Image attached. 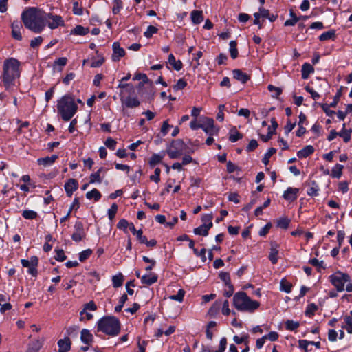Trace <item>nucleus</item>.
I'll list each match as a JSON object with an SVG mask.
<instances>
[{"instance_id": "58", "label": "nucleus", "mask_w": 352, "mask_h": 352, "mask_svg": "<svg viewBox=\"0 0 352 352\" xmlns=\"http://www.w3.org/2000/svg\"><path fill=\"white\" fill-rule=\"evenodd\" d=\"M73 12L75 14L77 15H82L83 13V10L82 7L77 1L73 3Z\"/></svg>"}, {"instance_id": "8", "label": "nucleus", "mask_w": 352, "mask_h": 352, "mask_svg": "<svg viewBox=\"0 0 352 352\" xmlns=\"http://www.w3.org/2000/svg\"><path fill=\"white\" fill-rule=\"evenodd\" d=\"M201 129L210 136L217 135L219 131V129L214 126V120L207 117L202 119Z\"/></svg>"}, {"instance_id": "14", "label": "nucleus", "mask_w": 352, "mask_h": 352, "mask_svg": "<svg viewBox=\"0 0 352 352\" xmlns=\"http://www.w3.org/2000/svg\"><path fill=\"white\" fill-rule=\"evenodd\" d=\"M306 186L308 187L307 194L310 197H317L319 195L320 186L315 180L306 182Z\"/></svg>"}, {"instance_id": "2", "label": "nucleus", "mask_w": 352, "mask_h": 352, "mask_svg": "<svg viewBox=\"0 0 352 352\" xmlns=\"http://www.w3.org/2000/svg\"><path fill=\"white\" fill-rule=\"evenodd\" d=\"M19 66L20 62L14 58H10L4 61L1 80L6 89L15 85V80L20 76Z\"/></svg>"}, {"instance_id": "41", "label": "nucleus", "mask_w": 352, "mask_h": 352, "mask_svg": "<svg viewBox=\"0 0 352 352\" xmlns=\"http://www.w3.org/2000/svg\"><path fill=\"white\" fill-rule=\"evenodd\" d=\"M236 42L235 41H231L230 42V56L233 59H235L238 56V50L236 48Z\"/></svg>"}, {"instance_id": "7", "label": "nucleus", "mask_w": 352, "mask_h": 352, "mask_svg": "<svg viewBox=\"0 0 352 352\" xmlns=\"http://www.w3.org/2000/svg\"><path fill=\"white\" fill-rule=\"evenodd\" d=\"M186 146L180 139L173 140L167 148L166 153L170 159H177L186 151Z\"/></svg>"}, {"instance_id": "59", "label": "nucleus", "mask_w": 352, "mask_h": 352, "mask_svg": "<svg viewBox=\"0 0 352 352\" xmlns=\"http://www.w3.org/2000/svg\"><path fill=\"white\" fill-rule=\"evenodd\" d=\"M267 89L270 91L274 93V95L273 96L274 97L278 96L282 93V89L280 88L276 87L272 85H269L267 86Z\"/></svg>"}, {"instance_id": "30", "label": "nucleus", "mask_w": 352, "mask_h": 352, "mask_svg": "<svg viewBox=\"0 0 352 352\" xmlns=\"http://www.w3.org/2000/svg\"><path fill=\"white\" fill-rule=\"evenodd\" d=\"M210 229V225L202 224L198 228L194 229V233L197 235L207 236L208 230Z\"/></svg>"}, {"instance_id": "26", "label": "nucleus", "mask_w": 352, "mask_h": 352, "mask_svg": "<svg viewBox=\"0 0 352 352\" xmlns=\"http://www.w3.org/2000/svg\"><path fill=\"white\" fill-rule=\"evenodd\" d=\"M232 73L234 78L243 84L250 80V76L240 69H234Z\"/></svg>"}, {"instance_id": "27", "label": "nucleus", "mask_w": 352, "mask_h": 352, "mask_svg": "<svg viewBox=\"0 0 352 352\" xmlns=\"http://www.w3.org/2000/svg\"><path fill=\"white\" fill-rule=\"evenodd\" d=\"M168 62L176 71H179L182 68L183 64L182 61L180 60H176L173 54H169Z\"/></svg>"}, {"instance_id": "11", "label": "nucleus", "mask_w": 352, "mask_h": 352, "mask_svg": "<svg viewBox=\"0 0 352 352\" xmlns=\"http://www.w3.org/2000/svg\"><path fill=\"white\" fill-rule=\"evenodd\" d=\"M51 29L57 28L59 25H63L64 21L62 17L52 14H45V25Z\"/></svg>"}, {"instance_id": "35", "label": "nucleus", "mask_w": 352, "mask_h": 352, "mask_svg": "<svg viewBox=\"0 0 352 352\" xmlns=\"http://www.w3.org/2000/svg\"><path fill=\"white\" fill-rule=\"evenodd\" d=\"M292 288V284L287 281L286 279L283 278L280 280V291L285 292L286 293H290Z\"/></svg>"}, {"instance_id": "4", "label": "nucleus", "mask_w": 352, "mask_h": 352, "mask_svg": "<svg viewBox=\"0 0 352 352\" xmlns=\"http://www.w3.org/2000/svg\"><path fill=\"white\" fill-rule=\"evenodd\" d=\"M57 110L62 119L67 122L76 114L78 105L74 98L64 96L58 101Z\"/></svg>"}, {"instance_id": "45", "label": "nucleus", "mask_w": 352, "mask_h": 352, "mask_svg": "<svg viewBox=\"0 0 352 352\" xmlns=\"http://www.w3.org/2000/svg\"><path fill=\"white\" fill-rule=\"evenodd\" d=\"M276 150L274 148H270L265 154L262 162L265 165H267L270 162V157L276 153Z\"/></svg>"}, {"instance_id": "39", "label": "nucleus", "mask_w": 352, "mask_h": 352, "mask_svg": "<svg viewBox=\"0 0 352 352\" xmlns=\"http://www.w3.org/2000/svg\"><path fill=\"white\" fill-rule=\"evenodd\" d=\"M285 325L287 330L295 331L299 327L300 323L298 321L287 320L285 321Z\"/></svg>"}, {"instance_id": "5", "label": "nucleus", "mask_w": 352, "mask_h": 352, "mask_svg": "<svg viewBox=\"0 0 352 352\" xmlns=\"http://www.w3.org/2000/svg\"><path fill=\"white\" fill-rule=\"evenodd\" d=\"M97 329L109 336H116L120 331V323L115 316H105L98 322Z\"/></svg>"}, {"instance_id": "20", "label": "nucleus", "mask_w": 352, "mask_h": 352, "mask_svg": "<svg viewBox=\"0 0 352 352\" xmlns=\"http://www.w3.org/2000/svg\"><path fill=\"white\" fill-rule=\"evenodd\" d=\"M166 151H161L159 153L153 154L148 161L150 166L154 167L157 164L161 163L166 155Z\"/></svg>"}, {"instance_id": "53", "label": "nucleus", "mask_w": 352, "mask_h": 352, "mask_svg": "<svg viewBox=\"0 0 352 352\" xmlns=\"http://www.w3.org/2000/svg\"><path fill=\"white\" fill-rule=\"evenodd\" d=\"M221 302L219 301H216L212 306L210 308L208 311V314L211 316L215 315L217 314L220 309Z\"/></svg>"}, {"instance_id": "17", "label": "nucleus", "mask_w": 352, "mask_h": 352, "mask_svg": "<svg viewBox=\"0 0 352 352\" xmlns=\"http://www.w3.org/2000/svg\"><path fill=\"white\" fill-rule=\"evenodd\" d=\"M58 352H68L71 349L72 342L70 338L65 337L58 341Z\"/></svg>"}, {"instance_id": "38", "label": "nucleus", "mask_w": 352, "mask_h": 352, "mask_svg": "<svg viewBox=\"0 0 352 352\" xmlns=\"http://www.w3.org/2000/svg\"><path fill=\"white\" fill-rule=\"evenodd\" d=\"M86 197L88 199H94L95 201H98L101 198V194L96 188H94L86 193Z\"/></svg>"}, {"instance_id": "46", "label": "nucleus", "mask_w": 352, "mask_h": 352, "mask_svg": "<svg viewBox=\"0 0 352 352\" xmlns=\"http://www.w3.org/2000/svg\"><path fill=\"white\" fill-rule=\"evenodd\" d=\"M92 252H92V250L91 249H87V250H85L82 251L79 254V261L80 262L85 261V260H87L91 256Z\"/></svg>"}, {"instance_id": "43", "label": "nucleus", "mask_w": 352, "mask_h": 352, "mask_svg": "<svg viewBox=\"0 0 352 352\" xmlns=\"http://www.w3.org/2000/svg\"><path fill=\"white\" fill-rule=\"evenodd\" d=\"M243 137L242 134L237 131L236 129L232 130L229 137L230 141L232 142H236Z\"/></svg>"}, {"instance_id": "21", "label": "nucleus", "mask_w": 352, "mask_h": 352, "mask_svg": "<svg viewBox=\"0 0 352 352\" xmlns=\"http://www.w3.org/2000/svg\"><path fill=\"white\" fill-rule=\"evenodd\" d=\"M158 279V276L155 273H149L148 274H145L142 276L141 282L142 284L146 285H151L153 283H156Z\"/></svg>"}, {"instance_id": "31", "label": "nucleus", "mask_w": 352, "mask_h": 352, "mask_svg": "<svg viewBox=\"0 0 352 352\" xmlns=\"http://www.w3.org/2000/svg\"><path fill=\"white\" fill-rule=\"evenodd\" d=\"M190 17L195 24L200 23L204 19L202 12L199 10H193L190 14Z\"/></svg>"}, {"instance_id": "47", "label": "nucleus", "mask_w": 352, "mask_h": 352, "mask_svg": "<svg viewBox=\"0 0 352 352\" xmlns=\"http://www.w3.org/2000/svg\"><path fill=\"white\" fill-rule=\"evenodd\" d=\"M127 299H128V297H127L126 294H123L120 298L119 305H118L117 306L115 307V311L116 312H120L122 310V309L124 303L127 300Z\"/></svg>"}, {"instance_id": "9", "label": "nucleus", "mask_w": 352, "mask_h": 352, "mask_svg": "<svg viewBox=\"0 0 352 352\" xmlns=\"http://www.w3.org/2000/svg\"><path fill=\"white\" fill-rule=\"evenodd\" d=\"M254 23L258 25V28L261 29L262 28V25L260 23V18L262 17L263 19H267L271 22H273L276 20V16L274 14H270V11L263 8H260L258 12H256L254 14Z\"/></svg>"}, {"instance_id": "52", "label": "nucleus", "mask_w": 352, "mask_h": 352, "mask_svg": "<svg viewBox=\"0 0 352 352\" xmlns=\"http://www.w3.org/2000/svg\"><path fill=\"white\" fill-rule=\"evenodd\" d=\"M142 260L145 263H150V265L147 266L145 268L146 271H147V272H150L153 269V267L155 265V264H156V261L155 260L151 259V258H149L148 257H147L146 256H142Z\"/></svg>"}, {"instance_id": "61", "label": "nucleus", "mask_w": 352, "mask_h": 352, "mask_svg": "<svg viewBox=\"0 0 352 352\" xmlns=\"http://www.w3.org/2000/svg\"><path fill=\"white\" fill-rule=\"evenodd\" d=\"M316 310H317V306L315 304L311 303L307 306L306 311H305V314L307 316H310L313 315Z\"/></svg>"}, {"instance_id": "37", "label": "nucleus", "mask_w": 352, "mask_h": 352, "mask_svg": "<svg viewBox=\"0 0 352 352\" xmlns=\"http://www.w3.org/2000/svg\"><path fill=\"white\" fill-rule=\"evenodd\" d=\"M88 32H89L88 28H85L82 25H77L71 31L72 34L81 35V36L86 35Z\"/></svg>"}, {"instance_id": "42", "label": "nucleus", "mask_w": 352, "mask_h": 352, "mask_svg": "<svg viewBox=\"0 0 352 352\" xmlns=\"http://www.w3.org/2000/svg\"><path fill=\"white\" fill-rule=\"evenodd\" d=\"M184 295H185L184 290L181 289L178 291L177 294L170 296L169 298L171 300L182 302L184 300Z\"/></svg>"}, {"instance_id": "19", "label": "nucleus", "mask_w": 352, "mask_h": 352, "mask_svg": "<svg viewBox=\"0 0 352 352\" xmlns=\"http://www.w3.org/2000/svg\"><path fill=\"white\" fill-rule=\"evenodd\" d=\"M298 192V188L289 187L284 192L283 197L285 200L293 201L297 199Z\"/></svg>"}, {"instance_id": "62", "label": "nucleus", "mask_w": 352, "mask_h": 352, "mask_svg": "<svg viewBox=\"0 0 352 352\" xmlns=\"http://www.w3.org/2000/svg\"><path fill=\"white\" fill-rule=\"evenodd\" d=\"M305 90L311 94L314 100H318L320 97V94L309 86H306Z\"/></svg>"}, {"instance_id": "36", "label": "nucleus", "mask_w": 352, "mask_h": 352, "mask_svg": "<svg viewBox=\"0 0 352 352\" xmlns=\"http://www.w3.org/2000/svg\"><path fill=\"white\" fill-rule=\"evenodd\" d=\"M336 35V32L333 30L327 31L323 32L320 36H319V39L321 41H324L327 40L334 39Z\"/></svg>"}, {"instance_id": "3", "label": "nucleus", "mask_w": 352, "mask_h": 352, "mask_svg": "<svg viewBox=\"0 0 352 352\" xmlns=\"http://www.w3.org/2000/svg\"><path fill=\"white\" fill-rule=\"evenodd\" d=\"M233 305L238 311L250 313L254 312L260 306L259 302L252 300L244 292H238L234 295Z\"/></svg>"}, {"instance_id": "50", "label": "nucleus", "mask_w": 352, "mask_h": 352, "mask_svg": "<svg viewBox=\"0 0 352 352\" xmlns=\"http://www.w3.org/2000/svg\"><path fill=\"white\" fill-rule=\"evenodd\" d=\"M97 60H93L91 63V67L96 68L100 67L104 62V58L101 55L98 54Z\"/></svg>"}, {"instance_id": "63", "label": "nucleus", "mask_w": 352, "mask_h": 352, "mask_svg": "<svg viewBox=\"0 0 352 352\" xmlns=\"http://www.w3.org/2000/svg\"><path fill=\"white\" fill-rule=\"evenodd\" d=\"M55 252L56 255L54 258L56 260L58 261H63L66 258L64 251L63 250H56Z\"/></svg>"}, {"instance_id": "10", "label": "nucleus", "mask_w": 352, "mask_h": 352, "mask_svg": "<svg viewBox=\"0 0 352 352\" xmlns=\"http://www.w3.org/2000/svg\"><path fill=\"white\" fill-rule=\"evenodd\" d=\"M21 264L23 267L28 268V272L35 276L37 274L36 266L38 265V258L36 256H32L30 260L22 259Z\"/></svg>"}, {"instance_id": "40", "label": "nucleus", "mask_w": 352, "mask_h": 352, "mask_svg": "<svg viewBox=\"0 0 352 352\" xmlns=\"http://www.w3.org/2000/svg\"><path fill=\"white\" fill-rule=\"evenodd\" d=\"M123 8V3L122 0H113L112 12L114 14H118L120 10Z\"/></svg>"}, {"instance_id": "32", "label": "nucleus", "mask_w": 352, "mask_h": 352, "mask_svg": "<svg viewBox=\"0 0 352 352\" xmlns=\"http://www.w3.org/2000/svg\"><path fill=\"white\" fill-rule=\"evenodd\" d=\"M343 168L344 166L336 164L331 170V177L333 178L339 179L342 175Z\"/></svg>"}, {"instance_id": "64", "label": "nucleus", "mask_w": 352, "mask_h": 352, "mask_svg": "<svg viewBox=\"0 0 352 352\" xmlns=\"http://www.w3.org/2000/svg\"><path fill=\"white\" fill-rule=\"evenodd\" d=\"M43 37L42 36H38L34 39H32L30 42V46L33 48L36 47L41 45L43 43Z\"/></svg>"}, {"instance_id": "54", "label": "nucleus", "mask_w": 352, "mask_h": 352, "mask_svg": "<svg viewBox=\"0 0 352 352\" xmlns=\"http://www.w3.org/2000/svg\"><path fill=\"white\" fill-rule=\"evenodd\" d=\"M22 216L26 219H33L36 217L37 214L33 210H24L22 213Z\"/></svg>"}, {"instance_id": "33", "label": "nucleus", "mask_w": 352, "mask_h": 352, "mask_svg": "<svg viewBox=\"0 0 352 352\" xmlns=\"http://www.w3.org/2000/svg\"><path fill=\"white\" fill-rule=\"evenodd\" d=\"M249 338H250V336L247 333H243V334H241V336H234L233 337V340H234V342L237 344H240L242 343H244V344H249Z\"/></svg>"}, {"instance_id": "13", "label": "nucleus", "mask_w": 352, "mask_h": 352, "mask_svg": "<svg viewBox=\"0 0 352 352\" xmlns=\"http://www.w3.org/2000/svg\"><path fill=\"white\" fill-rule=\"evenodd\" d=\"M113 49V54H112V60L113 61L118 62L120 59L125 55V51L124 48L120 47V45L118 42H114L112 45Z\"/></svg>"}, {"instance_id": "25", "label": "nucleus", "mask_w": 352, "mask_h": 352, "mask_svg": "<svg viewBox=\"0 0 352 352\" xmlns=\"http://www.w3.org/2000/svg\"><path fill=\"white\" fill-rule=\"evenodd\" d=\"M314 152V148L311 145H307L297 152V156L300 159L306 158Z\"/></svg>"}, {"instance_id": "23", "label": "nucleus", "mask_w": 352, "mask_h": 352, "mask_svg": "<svg viewBox=\"0 0 352 352\" xmlns=\"http://www.w3.org/2000/svg\"><path fill=\"white\" fill-rule=\"evenodd\" d=\"M67 63V59L65 57H61L56 60H54V63L52 64V69L53 72H60L63 70V67L66 65Z\"/></svg>"}, {"instance_id": "22", "label": "nucleus", "mask_w": 352, "mask_h": 352, "mask_svg": "<svg viewBox=\"0 0 352 352\" xmlns=\"http://www.w3.org/2000/svg\"><path fill=\"white\" fill-rule=\"evenodd\" d=\"M278 245L276 242L271 243L270 252L269 259L273 264H276L278 261Z\"/></svg>"}, {"instance_id": "18", "label": "nucleus", "mask_w": 352, "mask_h": 352, "mask_svg": "<svg viewBox=\"0 0 352 352\" xmlns=\"http://www.w3.org/2000/svg\"><path fill=\"white\" fill-rule=\"evenodd\" d=\"M65 190L69 197H72L73 192L78 187V182L74 179H69L65 184Z\"/></svg>"}, {"instance_id": "51", "label": "nucleus", "mask_w": 352, "mask_h": 352, "mask_svg": "<svg viewBox=\"0 0 352 352\" xmlns=\"http://www.w3.org/2000/svg\"><path fill=\"white\" fill-rule=\"evenodd\" d=\"M186 85V81L183 78H180L177 80V83L173 86V89L175 91L181 90L185 88Z\"/></svg>"}, {"instance_id": "24", "label": "nucleus", "mask_w": 352, "mask_h": 352, "mask_svg": "<svg viewBox=\"0 0 352 352\" xmlns=\"http://www.w3.org/2000/svg\"><path fill=\"white\" fill-rule=\"evenodd\" d=\"M80 340L84 344H90L93 342L94 336L89 330L83 329L80 333Z\"/></svg>"}, {"instance_id": "44", "label": "nucleus", "mask_w": 352, "mask_h": 352, "mask_svg": "<svg viewBox=\"0 0 352 352\" xmlns=\"http://www.w3.org/2000/svg\"><path fill=\"white\" fill-rule=\"evenodd\" d=\"M158 31V29L153 26V25H149L146 30L144 32V36L146 38H151L154 34H156Z\"/></svg>"}, {"instance_id": "6", "label": "nucleus", "mask_w": 352, "mask_h": 352, "mask_svg": "<svg viewBox=\"0 0 352 352\" xmlns=\"http://www.w3.org/2000/svg\"><path fill=\"white\" fill-rule=\"evenodd\" d=\"M329 279L338 292L344 289L349 292H352V283L349 274L338 271L329 276Z\"/></svg>"}, {"instance_id": "57", "label": "nucleus", "mask_w": 352, "mask_h": 352, "mask_svg": "<svg viewBox=\"0 0 352 352\" xmlns=\"http://www.w3.org/2000/svg\"><path fill=\"white\" fill-rule=\"evenodd\" d=\"M116 141L111 138H109L104 142L105 146L109 149L114 150L116 146Z\"/></svg>"}, {"instance_id": "55", "label": "nucleus", "mask_w": 352, "mask_h": 352, "mask_svg": "<svg viewBox=\"0 0 352 352\" xmlns=\"http://www.w3.org/2000/svg\"><path fill=\"white\" fill-rule=\"evenodd\" d=\"M118 210V206L116 204H113L111 206V208L108 210V216L109 219L112 220L117 212Z\"/></svg>"}, {"instance_id": "49", "label": "nucleus", "mask_w": 352, "mask_h": 352, "mask_svg": "<svg viewBox=\"0 0 352 352\" xmlns=\"http://www.w3.org/2000/svg\"><path fill=\"white\" fill-rule=\"evenodd\" d=\"M97 307L94 301H90L85 305L84 309L80 311V315L82 316L84 313H86L87 310L95 311L96 310Z\"/></svg>"}, {"instance_id": "12", "label": "nucleus", "mask_w": 352, "mask_h": 352, "mask_svg": "<svg viewBox=\"0 0 352 352\" xmlns=\"http://www.w3.org/2000/svg\"><path fill=\"white\" fill-rule=\"evenodd\" d=\"M86 234L84 230L83 225L81 222L78 221L74 225V231L72 235V239L76 242H79L85 239Z\"/></svg>"}, {"instance_id": "60", "label": "nucleus", "mask_w": 352, "mask_h": 352, "mask_svg": "<svg viewBox=\"0 0 352 352\" xmlns=\"http://www.w3.org/2000/svg\"><path fill=\"white\" fill-rule=\"evenodd\" d=\"M160 173L161 170L159 168H155L154 175L150 177V179L155 182V183H159L160 181Z\"/></svg>"}, {"instance_id": "28", "label": "nucleus", "mask_w": 352, "mask_h": 352, "mask_svg": "<svg viewBox=\"0 0 352 352\" xmlns=\"http://www.w3.org/2000/svg\"><path fill=\"white\" fill-rule=\"evenodd\" d=\"M314 67L309 64V63H305L302 66V78L307 79L308 78L309 76L314 73Z\"/></svg>"}, {"instance_id": "48", "label": "nucleus", "mask_w": 352, "mask_h": 352, "mask_svg": "<svg viewBox=\"0 0 352 352\" xmlns=\"http://www.w3.org/2000/svg\"><path fill=\"white\" fill-rule=\"evenodd\" d=\"M289 223H290V221L289 219H287L286 217H283L278 220L277 226L279 228L286 229L289 227Z\"/></svg>"}, {"instance_id": "16", "label": "nucleus", "mask_w": 352, "mask_h": 352, "mask_svg": "<svg viewBox=\"0 0 352 352\" xmlns=\"http://www.w3.org/2000/svg\"><path fill=\"white\" fill-rule=\"evenodd\" d=\"M106 170L104 168H100L96 172L91 174L90 175V184L98 183L100 184L102 179L104 177Z\"/></svg>"}, {"instance_id": "29", "label": "nucleus", "mask_w": 352, "mask_h": 352, "mask_svg": "<svg viewBox=\"0 0 352 352\" xmlns=\"http://www.w3.org/2000/svg\"><path fill=\"white\" fill-rule=\"evenodd\" d=\"M345 126L346 124L344 123L341 131L338 133V135L343 139L344 142L347 143L351 140V129H346Z\"/></svg>"}, {"instance_id": "34", "label": "nucleus", "mask_w": 352, "mask_h": 352, "mask_svg": "<svg viewBox=\"0 0 352 352\" xmlns=\"http://www.w3.org/2000/svg\"><path fill=\"white\" fill-rule=\"evenodd\" d=\"M124 276L122 273H119L112 277V283L114 287H119L122 285Z\"/></svg>"}, {"instance_id": "56", "label": "nucleus", "mask_w": 352, "mask_h": 352, "mask_svg": "<svg viewBox=\"0 0 352 352\" xmlns=\"http://www.w3.org/2000/svg\"><path fill=\"white\" fill-rule=\"evenodd\" d=\"M219 278L225 283L226 286L232 285L230 283V274L228 272H221L219 274Z\"/></svg>"}, {"instance_id": "15", "label": "nucleus", "mask_w": 352, "mask_h": 352, "mask_svg": "<svg viewBox=\"0 0 352 352\" xmlns=\"http://www.w3.org/2000/svg\"><path fill=\"white\" fill-rule=\"evenodd\" d=\"M121 102L123 107L128 108H135L140 105V102L136 97H126L124 98L121 96Z\"/></svg>"}, {"instance_id": "1", "label": "nucleus", "mask_w": 352, "mask_h": 352, "mask_svg": "<svg viewBox=\"0 0 352 352\" xmlns=\"http://www.w3.org/2000/svg\"><path fill=\"white\" fill-rule=\"evenodd\" d=\"M21 19L28 29L38 33L44 28V12L37 8H28L22 12Z\"/></svg>"}]
</instances>
